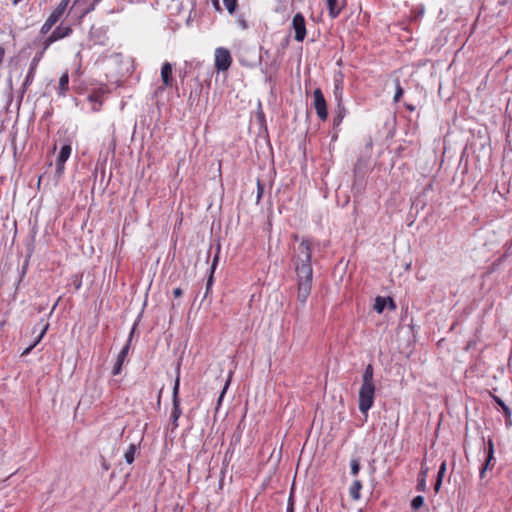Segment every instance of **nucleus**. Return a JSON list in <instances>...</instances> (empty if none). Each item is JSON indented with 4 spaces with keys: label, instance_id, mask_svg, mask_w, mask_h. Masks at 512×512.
Listing matches in <instances>:
<instances>
[{
    "label": "nucleus",
    "instance_id": "obj_1",
    "mask_svg": "<svg viewBox=\"0 0 512 512\" xmlns=\"http://www.w3.org/2000/svg\"><path fill=\"white\" fill-rule=\"evenodd\" d=\"M312 248L308 240L303 239L298 246L295 270L298 277L297 299L305 304L312 288L313 269L311 266Z\"/></svg>",
    "mask_w": 512,
    "mask_h": 512
},
{
    "label": "nucleus",
    "instance_id": "obj_2",
    "mask_svg": "<svg viewBox=\"0 0 512 512\" xmlns=\"http://www.w3.org/2000/svg\"><path fill=\"white\" fill-rule=\"evenodd\" d=\"M374 370L371 364H368L364 370L362 375V385L359 389V411L362 414H367V412L372 408L374 404L375 398V384L373 380Z\"/></svg>",
    "mask_w": 512,
    "mask_h": 512
},
{
    "label": "nucleus",
    "instance_id": "obj_3",
    "mask_svg": "<svg viewBox=\"0 0 512 512\" xmlns=\"http://www.w3.org/2000/svg\"><path fill=\"white\" fill-rule=\"evenodd\" d=\"M67 35L68 34H52L43 43L42 49L36 53V55L33 57L32 61L30 63L29 71H28V73L25 77V80L23 82V85H22L23 92H25L27 90V88L33 83L38 64L41 61L46 49L50 46L51 43H53L54 41H56L60 38L65 37Z\"/></svg>",
    "mask_w": 512,
    "mask_h": 512
},
{
    "label": "nucleus",
    "instance_id": "obj_4",
    "mask_svg": "<svg viewBox=\"0 0 512 512\" xmlns=\"http://www.w3.org/2000/svg\"><path fill=\"white\" fill-rule=\"evenodd\" d=\"M71 0H61L58 6L52 11L50 16L43 24L40 32H49V30L60 20L63 16Z\"/></svg>",
    "mask_w": 512,
    "mask_h": 512
},
{
    "label": "nucleus",
    "instance_id": "obj_5",
    "mask_svg": "<svg viewBox=\"0 0 512 512\" xmlns=\"http://www.w3.org/2000/svg\"><path fill=\"white\" fill-rule=\"evenodd\" d=\"M215 68L217 71H227L232 64L230 51L224 47L215 49Z\"/></svg>",
    "mask_w": 512,
    "mask_h": 512
},
{
    "label": "nucleus",
    "instance_id": "obj_6",
    "mask_svg": "<svg viewBox=\"0 0 512 512\" xmlns=\"http://www.w3.org/2000/svg\"><path fill=\"white\" fill-rule=\"evenodd\" d=\"M313 99V106L316 110L317 116L320 120L325 121L328 117L327 104L320 88L314 90Z\"/></svg>",
    "mask_w": 512,
    "mask_h": 512
},
{
    "label": "nucleus",
    "instance_id": "obj_7",
    "mask_svg": "<svg viewBox=\"0 0 512 512\" xmlns=\"http://www.w3.org/2000/svg\"><path fill=\"white\" fill-rule=\"evenodd\" d=\"M179 386H180V380L179 377L176 378L174 386H173V392H172V403H173V409L171 412V421L175 427L178 426V419L182 414L181 408H180V400H179Z\"/></svg>",
    "mask_w": 512,
    "mask_h": 512
},
{
    "label": "nucleus",
    "instance_id": "obj_8",
    "mask_svg": "<svg viewBox=\"0 0 512 512\" xmlns=\"http://www.w3.org/2000/svg\"><path fill=\"white\" fill-rule=\"evenodd\" d=\"M38 327L40 328L39 335L37 336L36 340L31 345H29L27 348L24 349V351L22 352V356L28 355L33 350V348L41 341V339L46 334V332L49 328V323L47 321H45L44 319H41V321L35 326L34 331Z\"/></svg>",
    "mask_w": 512,
    "mask_h": 512
},
{
    "label": "nucleus",
    "instance_id": "obj_9",
    "mask_svg": "<svg viewBox=\"0 0 512 512\" xmlns=\"http://www.w3.org/2000/svg\"><path fill=\"white\" fill-rule=\"evenodd\" d=\"M71 151H72V148L70 145L67 144V145L62 146L60 153L56 160V166H57L58 171H60L64 168V164L70 157Z\"/></svg>",
    "mask_w": 512,
    "mask_h": 512
},
{
    "label": "nucleus",
    "instance_id": "obj_10",
    "mask_svg": "<svg viewBox=\"0 0 512 512\" xmlns=\"http://www.w3.org/2000/svg\"><path fill=\"white\" fill-rule=\"evenodd\" d=\"M172 66L169 62H165L161 68V79L165 87L172 85Z\"/></svg>",
    "mask_w": 512,
    "mask_h": 512
},
{
    "label": "nucleus",
    "instance_id": "obj_11",
    "mask_svg": "<svg viewBox=\"0 0 512 512\" xmlns=\"http://www.w3.org/2000/svg\"><path fill=\"white\" fill-rule=\"evenodd\" d=\"M294 32H307L305 19L301 13H297L292 19Z\"/></svg>",
    "mask_w": 512,
    "mask_h": 512
},
{
    "label": "nucleus",
    "instance_id": "obj_12",
    "mask_svg": "<svg viewBox=\"0 0 512 512\" xmlns=\"http://www.w3.org/2000/svg\"><path fill=\"white\" fill-rule=\"evenodd\" d=\"M494 445L492 440L488 441V452H487V459L486 463L483 465V467L480 470V477L483 478L485 475L486 470L489 468L491 461L494 459Z\"/></svg>",
    "mask_w": 512,
    "mask_h": 512
},
{
    "label": "nucleus",
    "instance_id": "obj_13",
    "mask_svg": "<svg viewBox=\"0 0 512 512\" xmlns=\"http://www.w3.org/2000/svg\"><path fill=\"white\" fill-rule=\"evenodd\" d=\"M334 96L337 101V103H342V95H343V82H342V75L340 77L334 78Z\"/></svg>",
    "mask_w": 512,
    "mask_h": 512
},
{
    "label": "nucleus",
    "instance_id": "obj_14",
    "mask_svg": "<svg viewBox=\"0 0 512 512\" xmlns=\"http://www.w3.org/2000/svg\"><path fill=\"white\" fill-rule=\"evenodd\" d=\"M362 489V483L360 480H354L349 487V495L354 501L360 499V491Z\"/></svg>",
    "mask_w": 512,
    "mask_h": 512
},
{
    "label": "nucleus",
    "instance_id": "obj_15",
    "mask_svg": "<svg viewBox=\"0 0 512 512\" xmlns=\"http://www.w3.org/2000/svg\"><path fill=\"white\" fill-rule=\"evenodd\" d=\"M68 89H69V75L66 72L59 79V85H58L59 95L65 96Z\"/></svg>",
    "mask_w": 512,
    "mask_h": 512
},
{
    "label": "nucleus",
    "instance_id": "obj_16",
    "mask_svg": "<svg viewBox=\"0 0 512 512\" xmlns=\"http://www.w3.org/2000/svg\"><path fill=\"white\" fill-rule=\"evenodd\" d=\"M345 107L343 103H337L336 114L333 119L334 127H337L341 124L343 118L345 117Z\"/></svg>",
    "mask_w": 512,
    "mask_h": 512
},
{
    "label": "nucleus",
    "instance_id": "obj_17",
    "mask_svg": "<svg viewBox=\"0 0 512 512\" xmlns=\"http://www.w3.org/2000/svg\"><path fill=\"white\" fill-rule=\"evenodd\" d=\"M445 472H446V461H443L439 467V471H438V474H437V479H436V482H435V485H434V490L436 493L439 492L440 488H441V485H442V480H443V477L445 475Z\"/></svg>",
    "mask_w": 512,
    "mask_h": 512
},
{
    "label": "nucleus",
    "instance_id": "obj_18",
    "mask_svg": "<svg viewBox=\"0 0 512 512\" xmlns=\"http://www.w3.org/2000/svg\"><path fill=\"white\" fill-rule=\"evenodd\" d=\"M217 262H218V256H215L214 259H213L212 265L210 267V275H209V278L207 280L205 297L207 296V294H208V292H209V290H210V288H211V286L213 284V274H214Z\"/></svg>",
    "mask_w": 512,
    "mask_h": 512
},
{
    "label": "nucleus",
    "instance_id": "obj_19",
    "mask_svg": "<svg viewBox=\"0 0 512 512\" xmlns=\"http://www.w3.org/2000/svg\"><path fill=\"white\" fill-rule=\"evenodd\" d=\"M88 101L94 103V105L92 107L93 111H95V112L99 111V107L102 104L100 95H98L96 93L90 94V95H88Z\"/></svg>",
    "mask_w": 512,
    "mask_h": 512
},
{
    "label": "nucleus",
    "instance_id": "obj_20",
    "mask_svg": "<svg viewBox=\"0 0 512 512\" xmlns=\"http://www.w3.org/2000/svg\"><path fill=\"white\" fill-rule=\"evenodd\" d=\"M136 447L134 444H131L128 450L124 454V458L128 464H132L134 461Z\"/></svg>",
    "mask_w": 512,
    "mask_h": 512
},
{
    "label": "nucleus",
    "instance_id": "obj_21",
    "mask_svg": "<svg viewBox=\"0 0 512 512\" xmlns=\"http://www.w3.org/2000/svg\"><path fill=\"white\" fill-rule=\"evenodd\" d=\"M385 306H386L385 298L379 296L375 299V304H374L375 311H377L378 313H382L385 309Z\"/></svg>",
    "mask_w": 512,
    "mask_h": 512
},
{
    "label": "nucleus",
    "instance_id": "obj_22",
    "mask_svg": "<svg viewBox=\"0 0 512 512\" xmlns=\"http://www.w3.org/2000/svg\"><path fill=\"white\" fill-rule=\"evenodd\" d=\"M495 402L502 408L503 413L506 418H510L511 416V410L510 408L504 403V401L499 397H494Z\"/></svg>",
    "mask_w": 512,
    "mask_h": 512
},
{
    "label": "nucleus",
    "instance_id": "obj_23",
    "mask_svg": "<svg viewBox=\"0 0 512 512\" xmlns=\"http://www.w3.org/2000/svg\"><path fill=\"white\" fill-rule=\"evenodd\" d=\"M129 348H130V343H126V345L121 349V351L119 352L118 356H117V362H119V364H123L124 361H125V358L128 354V351H129Z\"/></svg>",
    "mask_w": 512,
    "mask_h": 512
},
{
    "label": "nucleus",
    "instance_id": "obj_24",
    "mask_svg": "<svg viewBox=\"0 0 512 512\" xmlns=\"http://www.w3.org/2000/svg\"><path fill=\"white\" fill-rule=\"evenodd\" d=\"M223 3L230 14L236 11L237 0H223Z\"/></svg>",
    "mask_w": 512,
    "mask_h": 512
},
{
    "label": "nucleus",
    "instance_id": "obj_25",
    "mask_svg": "<svg viewBox=\"0 0 512 512\" xmlns=\"http://www.w3.org/2000/svg\"><path fill=\"white\" fill-rule=\"evenodd\" d=\"M236 22L238 24V28H240L241 30L249 29V25H248V22L244 16V14H240L237 17Z\"/></svg>",
    "mask_w": 512,
    "mask_h": 512
},
{
    "label": "nucleus",
    "instance_id": "obj_26",
    "mask_svg": "<svg viewBox=\"0 0 512 512\" xmlns=\"http://www.w3.org/2000/svg\"><path fill=\"white\" fill-rule=\"evenodd\" d=\"M424 504V497L423 496H416L413 498V500L411 501V506L413 509H419L420 507H422Z\"/></svg>",
    "mask_w": 512,
    "mask_h": 512
},
{
    "label": "nucleus",
    "instance_id": "obj_27",
    "mask_svg": "<svg viewBox=\"0 0 512 512\" xmlns=\"http://www.w3.org/2000/svg\"><path fill=\"white\" fill-rule=\"evenodd\" d=\"M351 466V474L356 476L359 473L360 470V462L357 458H354L350 462Z\"/></svg>",
    "mask_w": 512,
    "mask_h": 512
},
{
    "label": "nucleus",
    "instance_id": "obj_28",
    "mask_svg": "<svg viewBox=\"0 0 512 512\" xmlns=\"http://www.w3.org/2000/svg\"><path fill=\"white\" fill-rule=\"evenodd\" d=\"M395 87H396V91H395V95H394V101L398 102L400 100L401 96L404 93L403 88L401 87L399 80H396Z\"/></svg>",
    "mask_w": 512,
    "mask_h": 512
},
{
    "label": "nucleus",
    "instance_id": "obj_29",
    "mask_svg": "<svg viewBox=\"0 0 512 512\" xmlns=\"http://www.w3.org/2000/svg\"><path fill=\"white\" fill-rule=\"evenodd\" d=\"M263 193H264V184L261 183V181L258 179L257 180V197H256L257 203H259L260 199L263 196Z\"/></svg>",
    "mask_w": 512,
    "mask_h": 512
},
{
    "label": "nucleus",
    "instance_id": "obj_30",
    "mask_svg": "<svg viewBox=\"0 0 512 512\" xmlns=\"http://www.w3.org/2000/svg\"><path fill=\"white\" fill-rule=\"evenodd\" d=\"M232 374H233V373L230 371V372H229V375H228V379H227V381H226V383H225V386H224V388L222 389V392H221V394H220V396H219L218 403H220V402L222 401L223 396H224V394L226 393V391H227V389H228V387H229V385H230V381H231V378H232Z\"/></svg>",
    "mask_w": 512,
    "mask_h": 512
},
{
    "label": "nucleus",
    "instance_id": "obj_31",
    "mask_svg": "<svg viewBox=\"0 0 512 512\" xmlns=\"http://www.w3.org/2000/svg\"><path fill=\"white\" fill-rule=\"evenodd\" d=\"M328 8L331 14H335V10L337 9V0H327Z\"/></svg>",
    "mask_w": 512,
    "mask_h": 512
},
{
    "label": "nucleus",
    "instance_id": "obj_32",
    "mask_svg": "<svg viewBox=\"0 0 512 512\" xmlns=\"http://www.w3.org/2000/svg\"><path fill=\"white\" fill-rule=\"evenodd\" d=\"M425 488H426V479L424 477H419L418 478L417 489L419 491H424Z\"/></svg>",
    "mask_w": 512,
    "mask_h": 512
},
{
    "label": "nucleus",
    "instance_id": "obj_33",
    "mask_svg": "<svg viewBox=\"0 0 512 512\" xmlns=\"http://www.w3.org/2000/svg\"><path fill=\"white\" fill-rule=\"evenodd\" d=\"M122 365L123 364H119V362L116 361L114 367H113V375H118L120 374L121 372V368H122Z\"/></svg>",
    "mask_w": 512,
    "mask_h": 512
},
{
    "label": "nucleus",
    "instance_id": "obj_34",
    "mask_svg": "<svg viewBox=\"0 0 512 512\" xmlns=\"http://www.w3.org/2000/svg\"><path fill=\"white\" fill-rule=\"evenodd\" d=\"M98 3H94V0H92V3L86 8L84 11V14H87L91 11H93Z\"/></svg>",
    "mask_w": 512,
    "mask_h": 512
},
{
    "label": "nucleus",
    "instance_id": "obj_35",
    "mask_svg": "<svg viewBox=\"0 0 512 512\" xmlns=\"http://www.w3.org/2000/svg\"><path fill=\"white\" fill-rule=\"evenodd\" d=\"M182 294H183V290L180 287H177L173 290V295L175 298L182 296Z\"/></svg>",
    "mask_w": 512,
    "mask_h": 512
},
{
    "label": "nucleus",
    "instance_id": "obj_36",
    "mask_svg": "<svg viewBox=\"0 0 512 512\" xmlns=\"http://www.w3.org/2000/svg\"><path fill=\"white\" fill-rule=\"evenodd\" d=\"M6 51L3 46H0V65L2 64L4 57H5Z\"/></svg>",
    "mask_w": 512,
    "mask_h": 512
},
{
    "label": "nucleus",
    "instance_id": "obj_37",
    "mask_svg": "<svg viewBox=\"0 0 512 512\" xmlns=\"http://www.w3.org/2000/svg\"><path fill=\"white\" fill-rule=\"evenodd\" d=\"M211 2H212L213 6L215 7V9L217 11H221L222 10L221 6H220V1L219 0H211Z\"/></svg>",
    "mask_w": 512,
    "mask_h": 512
},
{
    "label": "nucleus",
    "instance_id": "obj_38",
    "mask_svg": "<svg viewBox=\"0 0 512 512\" xmlns=\"http://www.w3.org/2000/svg\"><path fill=\"white\" fill-rule=\"evenodd\" d=\"M306 34H295V40L298 42H302L305 38Z\"/></svg>",
    "mask_w": 512,
    "mask_h": 512
},
{
    "label": "nucleus",
    "instance_id": "obj_39",
    "mask_svg": "<svg viewBox=\"0 0 512 512\" xmlns=\"http://www.w3.org/2000/svg\"><path fill=\"white\" fill-rule=\"evenodd\" d=\"M53 32H61L60 27H57ZM62 32L68 33V32H72V30H71V28L67 27Z\"/></svg>",
    "mask_w": 512,
    "mask_h": 512
},
{
    "label": "nucleus",
    "instance_id": "obj_40",
    "mask_svg": "<svg viewBox=\"0 0 512 512\" xmlns=\"http://www.w3.org/2000/svg\"><path fill=\"white\" fill-rule=\"evenodd\" d=\"M427 468L426 469H421L420 471V474H419V477H424L426 479V475H427Z\"/></svg>",
    "mask_w": 512,
    "mask_h": 512
},
{
    "label": "nucleus",
    "instance_id": "obj_41",
    "mask_svg": "<svg viewBox=\"0 0 512 512\" xmlns=\"http://www.w3.org/2000/svg\"><path fill=\"white\" fill-rule=\"evenodd\" d=\"M287 512H294L293 504H289L287 507Z\"/></svg>",
    "mask_w": 512,
    "mask_h": 512
},
{
    "label": "nucleus",
    "instance_id": "obj_42",
    "mask_svg": "<svg viewBox=\"0 0 512 512\" xmlns=\"http://www.w3.org/2000/svg\"><path fill=\"white\" fill-rule=\"evenodd\" d=\"M423 13V9H418L417 16L415 18H418Z\"/></svg>",
    "mask_w": 512,
    "mask_h": 512
},
{
    "label": "nucleus",
    "instance_id": "obj_43",
    "mask_svg": "<svg viewBox=\"0 0 512 512\" xmlns=\"http://www.w3.org/2000/svg\"><path fill=\"white\" fill-rule=\"evenodd\" d=\"M407 108H408L409 110H411V111H413V110L415 109V108H414L413 106H411V105H407Z\"/></svg>",
    "mask_w": 512,
    "mask_h": 512
},
{
    "label": "nucleus",
    "instance_id": "obj_44",
    "mask_svg": "<svg viewBox=\"0 0 512 512\" xmlns=\"http://www.w3.org/2000/svg\"><path fill=\"white\" fill-rule=\"evenodd\" d=\"M22 0H13V4L16 5L18 4L19 2H21Z\"/></svg>",
    "mask_w": 512,
    "mask_h": 512
},
{
    "label": "nucleus",
    "instance_id": "obj_45",
    "mask_svg": "<svg viewBox=\"0 0 512 512\" xmlns=\"http://www.w3.org/2000/svg\"><path fill=\"white\" fill-rule=\"evenodd\" d=\"M390 304H391V306H392L393 308L395 307L394 302H393V300H392V299H390Z\"/></svg>",
    "mask_w": 512,
    "mask_h": 512
}]
</instances>
